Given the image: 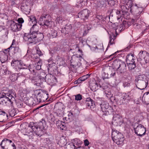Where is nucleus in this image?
Returning a JSON list of instances; mask_svg holds the SVG:
<instances>
[{
  "mask_svg": "<svg viewBox=\"0 0 149 149\" xmlns=\"http://www.w3.org/2000/svg\"><path fill=\"white\" fill-rule=\"evenodd\" d=\"M72 143L77 149L81 147V145L82 143V141L79 139L75 138L73 140Z\"/></svg>",
  "mask_w": 149,
  "mask_h": 149,
  "instance_id": "20",
  "label": "nucleus"
},
{
  "mask_svg": "<svg viewBox=\"0 0 149 149\" xmlns=\"http://www.w3.org/2000/svg\"><path fill=\"white\" fill-rule=\"evenodd\" d=\"M0 58L1 62L2 63H4L8 60V55L7 54L3 55Z\"/></svg>",
  "mask_w": 149,
  "mask_h": 149,
  "instance_id": "35",
  "label": "nucleus"
},
{
  "mask_svg": "<svg viewBox=\"0 0 149 149\" xmlns=\"http://www.w3.org/2000/svg\"><path fill=\"white\" fill-rule=\"evenodd\" d=\"M36 53L38 54L39 56H40L42 55V52L38 48L36 49Z\"/></svg>",
  "mask_w": 149,
  "mask_h": 149,
  "instance_id": "48",
  "label": "nucleus"
},
{
  "mask_svg": "<svg viewBox=\"0 0 149 149\" xmlns=\"http://www.w3.org/2000/svg\"><path fill=\"white\" fill-rule=\"evenodd\" d=\"M59 143L61 146H63L66 145L67 143V140L64 137H63L60 138L59 141Z\"/></svg>",
  "mask_w": 149,
  "mask_h": 149,
  "instance_id": "32",
  "label": "nucleus"
},
{
  "mask_svg": "<svg viewBox=\"0 0 149 149\" xmlns=\"http://www.w3.org/2000/svg\"><path fill=\"white\" fill-rule=\"evenodd\" d=\"M29 21H31L32 22L33 24L37 23V20L33 15H31L29 17Z\"/></svg>",
  "mask_w": 149,
  "mask_h": 149,
  "instance_id": "36",
  "label": "nucleus"
},
{
  "mask_svg": "<svg viewBox=\"0 0 149 149\" xmlns=\"http://www.w3.org/2000/svg\"><path fill=\"white\" fill-rule=\"evenodd\" d=\"M38 125L36 123L31 122L29 125L28 127L31 129V132H34L38 136H41L42 134V129H43L46 125L45 121L42 119L38 123Z\"/></svg>",
  "mask_w": 149,
  "mask_h": 149,
  "instance_id": "2",
  "label": "nucleus"
},
{
  "mask_svg": "<svg viewBox=\"0 0 149 149\" xmlns=\"http://www.w3.org/2000/svg\"><path fill=\"white\" fill-rule=\"evenodd\" d=\"M5 149H16V147L15 145L13 143H11V144L10 145H9V146Z\"/></svg>",
  "mask_w": 149,
  "mask_h": 149,
  "instance_id": "43",
  "label": "nucleus"
},
{
  "mask_svg": "<svg viewBox=\"0 0 149 149\" xmlns=\"http://www.w3.org/2000/svg\"><path fill=\"white\" fill-rule=\"evenodd\" d=\"M104 71H105L104 73L107 72L109 77V78L114 76L116 74L115 70L112 68L107 67L104 69Z\"/></svg>",
  "mask_w": 149,
  "mask_h": 149,
  "instance_id": "16",
  "label": "nucleus"
},
{
  "mask_svg": "<svg viewBox=\"0 0 149 149\" xmlns=\"http://www.w3.org/2000/svg\"><path fill=\"white\" fill-rule=\"evenodd\" d=\"M112 123L116 126H120L123 123L122 117L120 115L116 114L114 115L112 121Z\"/></svg>",
  "mask_w": 149,
  "mask_h": 149,
  "instance_id": "11",
  "label": "nucleus"
},
{
  "mask_svg": "<svg viewBox=\"0 0 149 149\" xmlns=\"http://www.w3.org/2000/svg\"><path fill=\"white\" fill-rule=\"evenodd\" d=\"M77 5L79 7H81L83 6H84L85 5V4H84L83 3L81 2H80L79 1L77 2Z\"/></svg>",
  "mask_w": 149,
  "mask_h": 149,
  "instance_id": "49",
  "label": "nucleus"
},
{
  "mask_svg": "<svg viewBox=\"0 0 149 149\" xmlns=\"http://www.w3.org/2000/svg\"><path fill=\"white\" fill-rule=\"evenodd\" d=\"M39 36L41 37L40 39H42L43 35L40 33L30 31L29 33L24 34L23 39L25 41H28L29 43H35L36 40L39 39Z\"/></svg>",
  "mask_w": 149,
  "mask_h": 149,
  "instance_id": "3",
  "label": "nucleus"
},
{
  "mask_svg": "<svg viewBox=\"0 0 149 149\" xmlns=\"http://www.w3.org/2000/svg\"><path fill=\"white\" fill-rule=\"evenodd\" d=\"M89 86L91 90L93 91H95L98 87L97 84L95 81H91V83H90Z\"/></svg>",
  "mask_w": 149,
  "mask_h": 149,
  "instance_id": "23",
  "label": "nucleus"
},
{
  "mask_svg": "<svg viewBox=\"0 0 149 149\" xmlns=\"http://www.w3.org/2000/svg\"><path fill=\"white\" fill-rule=\"evenodd\" d=\"M136 58L133 54H130L127 55L126 61L127 63H134L135 62Z\"/></svg>",
  "mask_w": 149,
  "mask_h": 149,
  "instance_id": "18",
  "label": "nucleus"
},
{
  "mask_svg": "<svg viewBox=\"0 0 149 149\" xmlns=\"http://www.w3.org/2000/svg\"><path fill=\"white\" fill-rule=\"evenodd\" d=\"M13 143L12 140L5 138L2 141L0 144V145L2 148L5 149L9 146V145H10L11 143Z\"/></svg>",
  "mask_w": 149,
  "mask_h": 149,
  "instance_id": "15",
  "label": "nucleus"
},
{
  "mask_svg": "<svg viewBox=\"0 0 149 149\" xmlns=\"http://www.w3.org/2000/svg\"><path fill=\"white\" fill-rule=\"evenodd\" d=\"M80 2H81L83 3L84 4H86V2L88 0H79Z\"/></svg>",
  "mask_w": 149,
  "mask_h": 149,
  "instance_id": "63",
  "label": "nucleus"
},
{
  "mask_svg": "<svg viewBox=\"0 0 149 149\" xmlns=\"http://www.w3.org/2000/svg\"><path fill=\"white\" fill-rule=\"evenodd\" d=\"M8 113L9 115L11 117H13L15 115L16 111L15 109H13L8 110Z\"/></svg>",
  "mask_w": 149,
  "mask_h": 149,
  "instance_id": "38",
  "label": "nucleus"
},
{
  "mask_svg": "<svg viewBox=\"0 0 149 149\" xmlns=\"http://www.w3.org/2000/svg\"><path fill=\"white\" fill-rule=\"evenodd\" d=\"M143 59L144 60L146 63L149 62V54L148 53Z\"/></svg>",
  "mask_w": 149,
  "mask_h": 149,
  "instance_id": "45",
  "label": "nucleus"
},
{
  "mask_svg": "<svg viewBox=\"0 0 149 149\" xmlns=\"http://www.w3.org/2000/svg\"><path fill=\"white\" fill-rule=\"evenodd\" d=\"M148 84V81H136V85L137 87L140 90L144 89L147 87Z\"/></svg>",
  "mask_w": 149,
  "mask_h": 149,
  "instance_id": "13",
  "label": "nucleus"
},
{
  "mask_svg": "<svg viewBox=\"0 0 149 149\" xmlns=\"http://www.w3.org/2000/svg\"><path fill=\"white\" fill-rule=\"evenodd\" d=\"M1 112L0 114V122H3L8 119V115L4 111H3Z\"/></svg>",
  "mask_w": 149,
  "mask_h": 149,
  "instance_id": "22",
  "label": "nucleus"
},
{
  "mask_svg": "<svg viewBox=\"0 0 149 149\" xmlns=\"http://www.w3.org/2000/svg\"><path fill=\"white\" fill-rule=\"evenodd\" d=\"M66 148L67 149H77L72 143H69L66 145Z\"/></svg>",
  "mask_w": 149,
  "mask_h": 149,
  "instance_id": "39",
  "label": "nucleus"
},
{
  "mask_svg": "<svg viewBox=\"0 0 149 149\" xmlns=\"http://www.w3.org/2000/svg\"><path fill=\"white\" fill-rule=\"evenodd\" d=\"M32 65H29L28 66V69L31 72L32 71L33 72H35V70H34V69H33L32 68H31V66H32Z\"/></svg>",
  "mask_w": 149,
  "mask_h": 149,
  "instance_id": "56",
  "label": "nucleus"
},
{
  "mask_svg": "<svg viewBox=\"0 0 149 149\" xmlns=\"http://www.w3.org/2000/svg\"><path fill=\"white\" fill-rule=\"evenodd\" d=\"M130 99L129 95L126 93H123L122 97L118 99L117 101V104L119 105L126 104Z\"/></svg>",
  "mask_w": 149,
  "mask_h": 149,
  "instance_id": "9",
  "label": "nucleus"
},
{
  "mask_svg": "<svg viewBox=\"0 0 149 149\" xmlns=\"http://www.w3.org/2000/svg\"><path fill=\"white\" fill-rule=\"evenodd\" d=\"M38 61L35 64L34 67L37 70H40L41 68V63L39 61L40 59L38 58Z\"/></svg>",
  "mask_w": 149,
  "mask_h": 149,
  "instance_id": "33",
  "label": "nucleus"
},
{
  "mask_svg": "<svg viewBox=\"0 0 149 149\" xmlns=\"http://www.w3.org/2000/svg\"><path fill=\"white\" fill-rule=\"evenodd\" d=\"M97 18L99 20L102 21L103 20V16L100 15H97L96 16Z\"/></svg>",
  "mask_w": 149,
  "mask_h": 149,
  "instance_id": "57",
  "label": "nucleus"
},
{
  "mask_svg": "<svg viewBox=\"0 0 149 149\" xmlns=\"http://www.w3.org/2000/svg\"><path fill=\"white\" fill-rule=\"evenodd\" d=\"M16 44V41L15 40H13L12 41V43L10 47H13L15 46H15Z\"/></svg>",
  "mask_w": 149,
  "mask_h": 149,
  "instance_id": "55",
  "label": "nucleus"
},
{
  "mask_svg": "<svg viewBox=\"0 0 149 149\" xmlns=\"http://www.w3.org/2000/svg\"><path fill=\"white\" fill-rule=\"evenodd\" d=\"M10 27L11 30L13 32H16L19 31L22 28V24H18L12 21L11 22Z\"/></svg>",
  "mask_w": 149,
  "mask_h": 149,
  "instance_id": "14",
  "label": "nucleus"
},
{
  "mask_svg": "<svg viewBox=\"0 0 149 149\" xmlns=\"http://www.w3.org/2000/svg\"><path fill=\"white\" fill-rule=\"evenodd\" d=\"M75 100H80L82 99V96L80 94H78L75 95Z\"/></svg>",
  "mask_w": 149,
  "mask_h": 149,
  "instance_id": "46",
  "label": "nucleus"
},
{
  "mask_svg": "<svg viewBox=\"0 0 149 149\" xmlns=\"http://www.w3.org/2000/svg\"><path fill=\"white\" fill-rule=\"evenodd\" d=\"M85 105L87 107L91 108L94 103L93 100L90 98H86L85 103Z\"/></svg>",
  "mask_w": 149,
  "mask_h": 149,
  "instance_id": "21",
  "label": "nucleus"
},
{
  "mask_svg": "<svg viewBox=\"0 0 149 149\" xmlns=\"http://www.w3.org/2000/svg\"><path fill=\"white\" fill-rule=\"evenodd\" d=\"M17 65L18 67L20 69L27 68V66L24 64L21 61H18Z\"/></svg>",
  "mask_w": 149,
  "mask_h": 149,
  "instance_id": "28",
  "label": "nucleus"
},
{
  "mask_svg": "<svg viewBox=\"0 0 149 149\" xmlns=\"http://www.w3.org/2000/svg\"><path fill=\"white\" fill-rule=\"evenodd\" d=\"M62 17L60 16L56 18V22H58V23L60 24L62 22Z\"/></svg>",
  "mask_w": 149,
  "mask_h": 149,
  "instance_id": "47",
  "label": "nucleus"
},
{
  "mask_svg": "<svg viewBox=\"0 0 149 149\" xmlns=\"http://www.w3.org/2000/svg\"><path fill=\"white\" fill-rule=\"evenodd\" d=\"M68 116V119H70L72 118L73 115L72 113L70 112L69 113Z\"/></svg>",
  "mask_w": 149,
  "mask_h": 149,
  "instance_id": "61",
  "label": "nucleus"
},
{
  "mask_svg": "<svg viewBox=\"0 0 149 149\" xmlns=\"http://www.w3.org/2000/svg\"><path fill=\"white\" fill-rule=\"evenodd\" d=\"M73 61V60L72 59V60H71L70 61L71 65L73 66V67L74 68L76 66L77 64L74 63H72Z\"/></svg>",
  "mask_w": 149,
  "mask_h": 149,
  "instance_id": "62",
  "label": "nucleus"
},
{
  "mask_svg": "<svg viewBox=\"0 0 149 149\" xmlns=\"http://www.w3.org/2000/svg\"><path fill=\"white\" fill-rule=\"evenodd\" d=\"M10 79L12 81H14L17 79V74H13L10 77Z\"/></svg>",
  "mask_w": 149,
  "mask_h": 149,
  "instance_id": "40",
  "label": "nucleus"
},
{
  "mask_svg": "<svg viewBox=\"0 0 149 149\" xmlns=\"http://www.w3.org/2000/svg\"><path fill=\"white\" fill-rule=\"evenodd\" d=\"M105 72V71H104L103 74H102V78L103 80H104L106 79L109 78V77L107 72L104 73Z\"/></svg>",
  "mask_w": 149,
  "mask_h": 149,
  "instance_id": "44",
  "label": "nucleus"
},
{
  "mask_svg": "<svg viewBox=\"0 0 149 149\" xmlns=\"http://www.w3.org/2000/svg\"><path fill=\"white\" fill-rule=\"evenodd\" d=\"M108 1V4H110L111 6H113L115 4L114 0H107Z\"/></svg>",
  "mask_w": 149,
  "mask_h": 149,
  "instance_id": "51",
  "label": "nucleus"
},
{
  "mask_svg": "<svg viewBox=\"0 0 149 149\" xmlns=\"http://www.w3.org/2000/svg\"><path fill=\"white\" fill-rule=\"evenodd\" d=\"M37 24H34L32 27L31 28L30 31H34V32H38V33H40L39 32V26L37 25Z\"/></svg>",
  "mask_w": 149,
  "mask_h": 149,
  "instance_id": "29",
  "label": "nucleus"
},
{
  "mask_svg": "<svg viewBox=\"0 0 149 149\" xmlns=\"http://www.w3.org/2000/svg\"><path fill=\"white\" fill-rule=\"evenodd\" d=\"M148 81L146 79V77L144 75H139L137 78L136 79V81Z\"/></svg>",
  "mask_w": 149,
  "mask_h": 149,
  "instance_id": "31",
  "label": "nucleus"
},
{
  "mask_svg": "<svg viewBox=\"0 0 149 149\" xmlns=\"http://www.w3.org/2000/svg\"><path fill=\"white\" fill-rule=\"evenodd\" d=\"M17 21L19 23L18 24H22L24 22V21L23 19L22 18H19L18 19Z\"/></svg>",
  "mask_w": 149,
  "mask_h": 149,
  "instance_id": "52",
  "label": "nucleus"
},
{
  "mask_svg": "<svg viewBox=\"0 0 149 149\" xmlns=\"http://www.w3.org/2000/svg\"><path fill=\"white\" fill-rule=\"evenodd\" d=\"M8 49L10 50V52L12 54H14L18 52L19 48L17 46L13 47H9Z\"/></svg>",
  "mask_w": 149,
  "mask_h": 149,
  "instance_id": "30",
  "label": "nucleus"
},
{
  "mask_svg": "<svg viewBox=\"0 0 149 149\" xmlns=\"http://www.w3.org/2000/svg\"><path fill=\"white\" fill-rule=\"evenodd\" d=\"M94 50L96 52H100V51H102V50L101 49H98L97 47L96 46L94 47Z\"/></svg>",
  "mask_w": 149,
  "mask_h": 149,
  "instance_id": "54",
  "label": "nucleus"
},
{
  "mask_svg": "<svg viewBox=\"0 0 149 149\" xmlns=\"http://www.w3.org/2000/svg\"><path fill=\"white\" fill-rule=\"evenodd\" d=\"M51 35L53 38H56L57 36V32L56 30L52 29L51 31Z\"/></svg>",
  "mask_w": 149,
  "mask_h": 149,
  "instance_id": "41",
  "label": "nucleus"
},
{
  "mask_svg": "<svg viewBox=\"0 0 149 149\" xmlns=\"http://www.w3.org/2000/svg\"><path fill=\"white\" fill-rule=\"evenodd\" d=\"M72 28V26L71 24L66 25L65 27V34H68L69 32L71 31Z\"/></svg>",
  "mask_w": 149,
  "mask_h": 149,
  "instance_id": "34",
  "label": "nucleus"
},
{
  "mask_svg": "<svg viewBox=\"0 0 149 149\" xmlns=\"http://www.w3.org/2000/svg\"><path fill=\"white\" fill-rule=\"evenodd\" d=\"M116 37V35H115L114 33H112L109 37V41L108 45L114 44L115 43V40Z\"/></svg>",
  "mask_w": 149,
  "mask_h": 149,
  "instance_id": "24",
  "label": "nucleus"
},
{
  "mask_svg": "<svg viewBox=\"0 0 149 149\" xmlns=\"http://www.w3.org/2000/svg\"><path fill=\"white\" fill-rule=\"evenodd\" d=\"M50 16L48 15H42L39 18L38 22L41 26H44L48 27L52 23V21Z\"/></svg>",
  "mask_w": 149,
  "mask_h": 149,
  "instance_id": "4",
  "label": "nucleus"
},
{
  "mask_svg": "<svg viewBox=\"0 0 149 149\" xmlns=\"http://www.w3.org/2000/svg\"><path fill=\"white\" fill-rule=\"evenodd\" d=\"M47 95V94L42 91L38 92L37 96H36L37 97L36 99L37 102H39L41 101L46 100L48 97Z\"/></svg>",
  "mask_w": 149,
  "mask_h": 149,
  "instance_id": "12",
  "label": "nucleus"
},
{
  "mask_svg": "<svg viewBox=\"0 0 149 149\" xmlns=\"http://www.w3.org/2000/svg\"><path fill=\"white\" fill-rule=\"evenodd\" d=\"M90 11L87 9H84L78 14V17L84 20L87 19L89 17Z\"/></svg>",
  "mask_w": 149,
  "mask_h": 149,
  "instance_id": "10",
  "label": "nucleus"
},
{
  "mask_svg": "<svg viewBox=\"0 0 149 149\" xmlns=\"http://www.w3.org/2000/svg\"><path fill=\"white\" fill-rule=\"evenodd\" d=\"M127 63V64L129 70H131L134 69L136 66L135 62L134 63Z\"/></svg>",
  "mask_w": 149,
  "mask_h": 149,
  "instance_id": "37",
  "label": "nucleus"
},
{
  "mask_svg": "<svg viewBox=\"0 0 149 149\" xmlns=\"http://www.w3.org/2000/svg\"><path fill=\"white\" fill-rule=\"evenodd\" d=\"M148 53L145 51H141L138 54L139 59L142 60Z\"/></svg>",
  "mask_w": 149,
  "mask_h": 149,
  "instance_id": "26",
  "label": "nucleus"
},
{
  "mask_svg": "<svg viewBox=\"0 0 149 149\" xmlns=\"http://www.w3.org/2000/svg\"><path fill=\"white\" fill-rule=\"evenodd\" d=\"M37 98L36 96H34L33 97H31L28 100L26 103L30 107L34 106L37 102L36 100Z\"/></svg>",
  "mask_w": 149,
  "mask_h": 149,
  "instance_id": "17",
  "label": "nucleus"
},
{
  "mask_svg": "<svg viewBox=\"0 0 149 149\" xmlns=\"http://www.w3.org/2000/svg\"><path fill=\"white\" fill-rule=\"evenodd\" d=\"M61 32L63 33H65V27L64 28H62L61 30Z\"/></svg>",
  "mask_w": 149,
  "mask_h": 149,
  "instance_id": "64",
  "label": "nucleus"
},
{
  "mask_svg": "<svg viewBox=\"0 0 149 149\" xmlns=\"http://www.w3.org/2000/svg\"><path fill=\"white\" fill-rule=\"evenodd\" d=\"M130 6V11H131L133 10V9L135 7L137 6V5H134V4L131 5Z\"/></svg>",
  "mask_w": 149,
  "mask_h": 149,
  "instance_id": "60",
  "label": "nucleus"
},
{
  "mask_svg": "<svg viewBox=\"0 0 149 149\" xmlns=\"http://www.w3.org/2000/svg\"><path fill=\"white\" fill-rule=\"evenodd\" d=\"M84 143L85 146H88L89 144V142L87 139L84 140Z\"/></svg>",
  "mask_w": 149,
  "mask_h": 149,
  "instance_id": "58",
  "label": "nucleus"
},
{
  "mask_svg": "<svg viewBox=\"0 0 149 149\" xmlns=\"http://www.w3.org/2000/svg\"><path fill=\"white\" fill-rule=\"evenodd\" d=\"M90 75L89 74H87L86 75L82 76L80 77L77 80V83H80L82 81H85V80L87 79L89 77Z\"/></svg>",
  "mask_w": 149,
  "mask_h": 149,
  "instance_id": "27",
  "label": "nucleus"
},
{
  "mask_svg": "<svg viewBox=\"0 0 149 149\" xmlns=\"http://www.w3.org/2000/svg\"><path fill=\"white\" fill-rule=\"evenodd\" d=\"M113 140L118 145L122 144L124 140L123 136L122 134L117 131H113L112 133Z\"/></svg>",
  "mask_w": 149,
  "mask_h": 149,
  "instance_id": "5",
  "label": "nucleus"
},
{
  "mask_svg": "<svg viewBox=\"0 0 149 149\" xmlns=\"http://www.w3.org/2000/svg\"><path fill=\"white\" fill-rule=\"evenodd\" d=\"M16 96V93L14 90L4 88L2 90L1 96L0 97V104L8 103L12 105Z\"/></svg>",
  "mask_w": 149,
  "mask_h": 149,
  "instance_id": "1",
  "label": "nucleus"
},
{
  "mask_svg": "<svg viewBox=\"0 0 149 149\" xmlns=\"http://www.w3.org/2000/svg\"><path fill=\"white\" fill-rule=\"evenodd\" d=\"M10 52V50L8 49V48L6 49H5L3 52L4 53V54H7L9 53Z\"/></svg>",
  "mask_w": 149,
  "mask_h": 149,
  "instance_id": "53",
  "label": "nucleus"
},
{
  "mask_svg": "<svg viewBox=\"0 0 149 149\" xmlns=\"http://www.w3.org/2000/svg\"><path fill=\"white\" fill-rule=\"evenodd\" d=\"M121 10L123 12H125V13H126V10L127 8L124 5H122L120 7Z\"/></svg>",
  "mask_w": 149,
  "mask_h": 149,
  "instance_id": "50",
  "label": "nucleus"
},
{
  "mask_svg": "<svg viewBox=\"0 0 149 149\" xmlns=\"http://www.w3.org/2000/svg\"><path fill=\"white\" fill-rule=\"evenodd\" d=\"M44 79L48 84L51 86L56 84L57 82V79L53 75L48 74L46 75Z\"/></svg>",
  "mask_w": 149,
  "mask_h": 149,
  "instance_id": "7",
  "label": "nucleus"
},
{
  "mask_svg": "<svg viewBox=\"0 0 149 149\" xmlns=\"http://www.w3.org/2000/svg\"><path fill=\"white\" fill-rule=\"evenodd\" d=\"M104 93L108 98H110L112 96V95L110 91L106 90L104 91Z\"/></svg>",
  "mask_w": 149,
  "mask_h": 149,
  "instance_id": "42",
  "label": "nucleus"
},
{
  "mask_svg": "<svg viewBox=\"0 0 149 149\" xmlns=\"http://www.w3.org/2000/svg\"><path fill=\"white\" fill-rule=\"evenodd\" d=\"M124 87H128L130 86V84L127 82H124L123 84Z\"/></svg>",
  "mask_w": 149,
  "mask_h": 149,
  "instance_id": "59",
  "label": "nucleus"
},
{
  "mask_svg": "<svg viewBox=\"0 0 149 149\" xmlns=\"http://www.w3.org/2000/svg\"><path fill=\"white\" fill-rule=\"evenodd\" d=\"M115 67L117 70L118 73H123L126 71V65L125 63L122 62H117Z\"/></svg>",
  "mask_w": 149,
  "mask_h": 149,
  "instance_id": "8",
  "label": "nucleus"
},
{
  "mask_svg": "<svg viewBox=\"0 0 149 149\" xmlns=\"http://www.w3.org/2000/svg\"><path fill=\"white\" fill-rule=\"evenodd\" d=\"M142 101L145 104H149V92L145 93L142 98Z\"/></svg>",
  "mask_w": 149,
  "mask_h": 149,
  "instance_id": "19",
  "label": "nucleus"
},
{
  "mask_svg": "<svg viewBox=\"0 0 149 149\" xmlns=\"http://www.w3.org/2000/svg\"><path fill=\"white\" fill-rule=\"evenodd\" d=\"M135 133L138 136L142 137L145 134L146 128L141 124H139L136 127L134 128Z\"/></svg>",
  "mask_w": 149,
  "mask_h": 149,
  "instance_id": "6",
  "label": "nucleus"
},
{
  "mask_svg": "<svg viewBox=\"0 0 149 149\" xmlns=\"http://www.w3.org/2000/svg\"><path fill=\"white\" fill-rule=\"evenodd\" d=\"M56 125L58 128L60 129L61 130H63L64 128L65 127V123L60 121L59 120L57 121Z\"/></svg>",
  "mask_w": 149,
  "mask_h": 149,
  "instance_id": "25",
  "label": "nucleus"
}]
</instances>
